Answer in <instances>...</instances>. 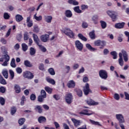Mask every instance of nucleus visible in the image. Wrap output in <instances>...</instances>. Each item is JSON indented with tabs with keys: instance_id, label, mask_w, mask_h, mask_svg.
Listing matches in <instances>:
<instances>
[{
	"instance_id": "obj_23",
	"label": "nucleus",
	"mask_w": 129,
	"mask_h": 129,
	"mask_svg": "<svg viewBox=\"0 0 129 129\" xmlns=\"http://www.w3.org/2000/svg\"><path fill=\"white\" fill-rule=\"evenodd\" d=\"M46 80L47 82H48V83H50V84H52V85H54L55 84V83H56V82H55V80H54V79H51L49 77H47L46 78Z\"/></svg>"
},
{
	"instance_id": "obj_37",
	"label": "nucleus",
	"mask_w": 129,
	"mask_h": 129,
	"mask_svg": "<svg viewBox=\"0 0 129 129\" xmlns=\"http://www.w3.org/2000/svg\"><path fill=\"white\" fill-rule=\"evenodd\" d=\"M16 112H17V108L15 106L12 107L11 108V114L12 115H14Z\"/></svg>"
},
{
	"instance_id": "obj_41",
	"label": "nucleus",
	"mask_w": 129,
	"mask_h": 129,
	"mask_svg": "<svg viewBox=\"0 0 129 129\" xmlns=\"http://www.w3.org/2000/svg\"><path fill=\"white\" fill-rule=\"evenodd\" d=\"M9 73L10 74V79H11V80H13V79H14V78L15 77V73L13 70H10L9 71Z\"/></svg>"
},
{
	"instance_id": "obj_2",
	"label": "nucleus",
	"mask_w": 129,
	"mask_h": 129,
	"mask_svg": "<svg viewBox=\"0 0 129 129\" xmlns=\"http://www.w3.org/2000/svg\"><path fill=\"white\" fill-rule=\"evenodd\" d=\"M23 77L28 80L33 79L34 78V74L30 71H26L23 73Z\"/></svg>"
},
{
	"instance_id": "obj_48",
	"label": "nucleus",
	"mask_w": 129,
	"mask_h": 129,
	"mask_svg": "<svg viewBox=\"0 0 129 129\" xmlns=\"http://www.w3.org/2000/svg\"><path fill=\"white\" fill-rule=\"evenodd\" d=\"M77 94L79 97H81L83 95L82 91L79 89L77 90Z\"/></svg>"
},
{
	"instance_id": "obj_17",
	"label": "nucleus",
	"mask_w": 129,
	"mask_h": 129,
	"mask_svg": "<svg viewBox=\"0 0 129 129\" xmlns=\"http://www.w3.org/2000/svg\"><path fill=\"white\" fill-rule=\"evenodd\" d=\"M67 86L69 88H74L75 87V82L73 80L70 81L67 84Z\"/></svg>"
},
{
	"instance_id": "obj_27",
	"label": "nucleus",
	"mask_w": 129,
	"mask_h": 129,
	"mask_svg": "<svg viewBox=\"0 0 129 129\" xmlns=\"http://www.w3.org/2000/svg\"><path fill=\"white\" fill-rule=\"evenodd\" d=\"M14 89L16 93H20L21 92V87L19 85H15Z\"/></svg>"
},
{
	"instance_id": "obj_58",
	"label": "nucleus",
	"mask_w": 129,
	"mask_h": 129,
	"mask_svg": "<svg viewBox=\"0 0 129 129\" xmlns=\"http://www.w3.org/2000/svg\"><path fill=\"white\" fill-rule=\"evenodd\" d=\"M30 99L31 100H36V95L34 94H32L30 95Z\"/></svg>"
},
{
	"instance_id": "obj_26",
	"label": "nucleus",
	"mask_w": 129,
	"mask_h": 129,
	"mask_svg": "<svg viewBox=\"0 0 129 129\" xmlns=\"http://www.w3.org/2000/svg\"><path fill=\"white\" fill-rule=\"evenodd\" d=\"M87 103L89 105H97L98 104V102H96L92 100L87 101Z\"/></svg>"
},
{
	"instance_id": "obj_19",
	"label": "nucleus",
	"mask_w": 129,
	"mask_h": 129,
	"mask_svg": "<svg viewBox=\"0 0 129 129\" xmlns=\"http://www.w3.org/2000/svg\"><path fill=\"white\" fill-rule=\"evenodd\" d=\"M119 58L118 59L119 64L120 66H123V59H122V53H119Z\"/></svg>"
},
{
	"instance_id": "obj_14",
	"label": "nucleus",
	"mask_w": 129,
	"mask_h": 129,
	"mask_svg": "<svg viewBox=\"0 0 129 129\" xmlns=\"http://www.w3.org/2000/svg\"><path fill=\"white\" fill-rule=\"evenodd\" d=\"M38 121L39 123H45L47 121L46 117L40 116L38 118Z\"/></svg>"
},
{
	"instance_id": "obj_29",
	"label": "nucleus",
	"mask_w": 129,
	"mask_h": 129,
	"mask_svg": "<svg viewBox=\"0 0 129 129\" xmlns=\"http://www.w3.org/2000/svg\"><path fill=\"white\" fill-rule=\"evenodd\" d=\"M30 54L31 56H35V54H36V49L34 47H30Z\"/></svg>"
},
{
	"instance_id": "obj_49",
	"label": "nucleus",
	"mask_w": 129,
	"mask_h": 129,
	"mask_svg": "<svg viewBox=\"0 0 129 129\" xmlns=\"http://www.w3.org/2000/svg\"><path fill=\"white\" fill-rule=\"evenodd\" d=\"M89 36L91 39H95V33H94V31H92L90 32Z\"/></svg>"
},
{
	"instance_id": "obj_31",
	"label": "nucleus",
	"mask_w": 129,
	"mask_h": 129,
	"mask_svg": "<svg viewBox=\"0 0 129 129\" xmlns=\"http://www.w3.org/2000/svg\"><path fill=\"white\" fill-rule=\"evenodd\" d=\"M25 121H26V118H21L18 120V123L20 125H23L25 123Z\"/></svg>"
},
{
	"instance_id": "obj_33",
	"label": "nucleus",
	"mask_w": 129,
	"mask_h": 129,
	"mask_svg": "<svg viewBox=\"0 0 129 129\" xmlns=\"http://www.w3.org/2000/svg\"><path fill=\"white\" fill-rule=\"evenodd\" d=\"M86 47L89 49L90 50V51H96V49L94 48L93 47H92V46H91V45L89 44H87L86 45Z\"/></svg>"
},
{
	"instance_id": "obj_46",
	"label": "nucleus",
	"mask_w": 129,
	"mask_h": 129,
	"mask_svg": "<svg viewBox=\"0 0 129 129\" xmlns=\"http://www.w3.org/2000/svg\"><path fill=\"white\" fill-rule=\"evenodd\" d=\"M30 38H29V34L28 33V32H25L24 34V41H28V39H29Z\"/></svg>"
},
{
	"instance_id": "obj_24",
	"label": "nucleus",
	"mask_w": 129,
	"mask_h": 129,
	"mask_svg": "<svg viewBox=\"0 0 129 129\" xmlns=\"http://www.w3.org/2000/svg\"><path fill=\"white\" fill-rule=\"evenodd\" d=\"M72 121L74 122V125L77 127L79 125H80V120H77L75 118H72Z\"/></svg>"
},
{
	"instance_id": "obj_45",
	"label": "nucleus",
	"mask_w": 129,
	"mask_h": 129,
	"mask_svg": "<svg viewBox=\"0 0 129 129\" xmlns=\"http://www.w3.org/2000/svg\"><path fill=\"white\" fill-rule=\"evenodd\" d=\"M48 72L50 75H55V71H54V69L50 68L48 69Z\"/></svg>"
},
{
	"instance_id": "obj_47",
	"label": "nucleus",
	"mask_w": 129,
	"mask_h": 129,
	"mask_svg": "<svg viewBox=\"0 0 129 129\" xmlns=\"http://www.w3.org/2000/svg\"><path fill=\"white\" fill-rule=\"evenodd\" d=\"M6 103V100L3 97H0V104L1 105H5Z\"/></svg>"
},
{
	"instance_id": "obj_11",
	"label": "nucleus",
	"mask_w": 129,
	"mask_h": 129,
	"mask_svg": "<svg viewBox=\"0 0 129 129\" xmlns=\"http://www.w3.org/2000/svg\"><path fill=\"white\" fill-rule=\"evenodd\" d=\"M83 91L85 95H88L89 92H90V89L89 88V84H86L84 87Z\"/></svg>"
},
{
	"instance_id": "obj_43",
	"label": "nucleus",
	"mask_w": 129,
	"mask_h": 129,
	"mask_svg": "<svg viewBox=\"0 0 129 129\" xmlns=\"http://www.w3.org/2000/svg\"><path fill=\"white\" fill-rule=\"evenodd\" d=\"M78 37L83 41H85V42H86V41H87V38H86L85 37H84L82 34L80 33L78 34Z\"/></svg>"
},
{
	"instance_id": "obj_25",
	"label": "nucleus",
	"mask_w": 129,
	"mask_h": 129,
	"mask_svg": "<svg viewBox=\"0 0 129 129\" xmlns=\"http://www.w3.org/2000/svg\"><path fill=\"white\" fill-rule=\"evenodd\" d=\"M124 26V23H117L115 25V28L116 29H122Z\"/></svg>"
},
{
	"instance_id": "obj_52",
	"label": "nucleus",
	"mask_w": 129,
	"mask_h": 129,
	"mask_svg": "<svg viewBox=\"0 0 129 129\" xmlns=\"http://www.w3.org/2000/svg\"><path fill=\"white\" fill-rule=\"evenodd\" d=\"M6 88L3 86H1L0 87V93H6Z\"/></svg>"
},
{
	"instance_id": "obj_32",
	"label": "nucleus",
	"mask_w": 129,
	"mask_h": 129,
	"mask_svg": "<svg viewBox=\"0 0 129 129\" xmlns=\"http://www.w3.org/2000/svg\"><path fill=\"white\" fill-rule=\"evenodd\" d=\"M44 89L45 91H46V92H47V93L49 94H51V93H52V91H53V89L50 88L49 87H45Z\"/></svg>"
},
{
	"instance_id": "obj_59",
	"label": "nucleus",
	"mask_w": 129,
	"mask_h": 129,
	"mask_svg": "<svg viewBox=\"0 0 129 129\" xmlns=\"http://www.w3.org/2000/svg\"><path fill=\"white\" fill-rule=\"evenodd\" d=\"M39 70H41V71H43V70L45 69L44 68V64L40 63L39 64Z\"/></svg>"
},
{
	"instance_id": "obj_5",
	"label": "nucleus",
	"mask_w": 129,
	"mask_h": 129,
	"mask_svg": "<svg viewBox=\"0 0 129 129\" xmlns=\"http://www.w3.org/2000/svg\"><path fill=\"white\" fill-rule=\"evenodd\" d=\"M105 41L98 40H96L94 42L95 46H98V47H100V49H103L106 45Z\"/></svg>"
},
{
	"instance_id": "obj_62",
	"label": "nucleus",
	"mask_w": 129,
	"mask_h": 129,
	"mask_svg": "<svg viewBox=\"0 0 129 129\" xmlns=\"http://www.w3.org/2000/svg\"><path fill=\"white\" fill-rule=\"evenodd\" d=\"M79 68V64L78 63H74L73 65V69L74 70H76V69H78V68Z\"/></svg>"
},
{
	"instance_id": "obj_35",
	"label": "nucleus",
	"mask_w": 129,
	"mask_h": 129,
	"mask_svg": "<svg viewBox=\"0 0 129 129\" xmlns=\"http://www.w3.org/2000/svg\"><path fill=\"white\" fill-rule=\"evenodd\" d=\"M92 20L95 24H97V23H98V16H93L92 18Z\"/></svg>"
},
{
	"instance_id": "obj_10",
	"label": "nucleus",
	"mask_w": 129,
	"mask_h": 129,
	"mask_svg": "<svg viewBox=\"0 0 129 129\" xmlns=\"http://www.w3.org/2000/svg\"><path fill=\"white\" fill-rule=\"evenodd\" d=\"M76 48L79 50V51H82L83 49V44L80 42L79 40H77L75 42Z\"/></svg>"
},
{
	"instance_id": "obj_51",
	"label": "nucleus",
	"mask_w": 129,
	"mask_h": 129,
	"mask_svg": "<svg viewBox=\"0 0 129 129\" xmlns=\"http://www.w3.org/2000/svg\"><path fill=\"white\" fill-rule=\"evenodd\" d=\"M101 26L102 28V29H105L106 28V23L104 21H101Z\"/></svg>"
},
{
	"instance_id": "obj_40",
	"label": "nucleus",
	"mask_w": 129,
	"mask_h": 129,
	"mask_svg": "<svg viewBox=\"0 0 129 129\" xmlns=\"http://www.w3.org/2000/svg\"><path fill=\"white\" fill-rule=\"evenodd\" d=\"M34 18L36 21H38V22L42 21V19H43L42 16H39V17L37 16V14L34 15Z\"/></svg>"
},
{
	"instance_id": "obj_28",
	"label": "nucleus",
	"mask_w": 129,
	"mask_h": 129,
	"mask_svg": "<svg viewBox=\"0 0 129 129\" xmlns=\"http://www.w3.org/2000/svg\"><path fill=\"white\" fill-rule=\"evenodd\" d=\"M24 65L26 66V67H33V64L31 63V62L28 60L24 61Z\"/></svg>"
},
{
	"instance_id": "obj_16",
	"label": "nucleus",
	"mask_w": 129,
	"mask_h": 129,
	"mask_svg": "<svg viewBox=\"0 0 129 129\" xmlns=\"http://www.w3.org/2000/svg\"><path fill=\"white\" fill-rule=\"evenodd\" d=\"M15 19L16 22H17L18 23H20V22L24 20V17H23V16L20 14H17L15 16Z\"/></svg>"
},
{
	"instance_id": "obj_60",
	"label": "nucleus",
	"mask_w": 129,
	"mask_h": 129,
	"mask_svg": "<svg viewBox=\"0 0 129 129\" xmlns=\"http://www.w3.org/2000/svg\"><path fill=\"white\" fill-rule=\"evenodd\" d=\"M1 43H2V44H3L4 45H6V44H7V40H6L5 38H2L1 39Z\"/></svg>"
},
{
	"instance_id": "obj_34",
	"label": "nucleus",
	"mask_w": 129,
	"mask_h": 129,
	"mask_svg": "<svg viewBox=\"0 0 129 129\" xmlns=\"http://www.w3.org/2000/svg\"><path fill=\"white\" fill-rule=\"evenodd\" d=\"M10 65L12 68H16L17 66H16V60L14 58L12 59Z\"/></svg>"
},
{
	"instance_id": "obj_7",
	"label": "nucleus",
	"mask_w": 129,
	"mask_h": 129,
	"mask_svg": "<svg viewBox=\"0 0 129 129\" xmlns=\"http://www.w3.org/2000/svg\"><path fill=\"white\" fill-rule=\"evenodd\" d=\"M99 74L101 78H102V79H106V78H107V72L104 70H100Z\"/></svg>"
},
{
	"instance_id": "obj_50",
	"label": "nucleus",
	"mask_w": 129,
	"mask_h": 129,
	"mask_svg": "<svg viewBox=\"0 0 129 129\" xmlns=\"http://www.w3.org/2000/svg\"><path fill=\"white\" fill-rule=\"evenodd\" d=\"M111 55L113 56V59H116V58H117V53L116 51L111 52Z\"/></svg>"
},
{
	"instance_id": "obj_42",
	"label": "nucleus",
	"mask_w": 129,
	"mask_h": 129,
	"mask_svg": "<svg viewBox=\"0 0 129 129\" xmlns=\"http://www.w3.org/2000/svg\"><path fill=\"white\" fill-rule=\"evenodd\" d=\"M22 50L24 52H26L28 50V45L26 43L22 44Z\"/></svg>"
},
{
	"instance_id": "obj_1",
	"label": "nucleus",
	"mask_w": 129,
	"mask_h": 129,
	"mask_svg": "<svg viewBox=\"0 0 129 129\" xmlns=\"http://www.w3.org/2000/svg\"><path fill=\"white\" fill-rule=\"evenodd\" d=\"M32 37L35 44H36V45H38L40 50L42 52H46V51H47V49H46L45 47H44L42 45H40V43H39V42H40V39H39V37H38V35L35 33H33L32 34Z\"/></svg>"
},
{
	"instance_id": "obj_20",
	"label": "nucleus",
	"mask_w": 129,
	"mask_h": 129,
	"mask_svg": "<svg viewBox=\"0 0 129 129\" xmlns=\"http://www.w3.org/2000/svg\"><path fill=\"white\" fill-rule=\"evenodd\" d=\"M68 3L73 6H78L79 5V3L76 0H68Z\"/></svg>"
},
{
	"instance_id": "obj_22",
	"label": "nucleus",
	"mask_w": 129,
	"mask_h": 129,
	"mask_svg": "<svg viewBox=\"0 0 129 129\" xmlns=\"http://www.w3.org/2000/svg\"><path fill=\"white\" fill-rule=\"evenodd\" d=\"M122 54H123V59L125 62H127L128 58L127 57V53L124 50L122 51Z\"/></svg>"
},
{
	"instance_id": "obj_8",
	"label": "nucleus",
	"mask_w": 129,
	"mask_h": 129,
	"mask_svg": "<svg viewBox=\"0 0 129 129\" xmlns=\"http://www.w3.org/2000/svg\"><path fill=\"white\" fill-rule=\"evenodd\" d=\"M49 35L48 34H44L40 36V40L42 42L46 43L49 40Z\"/></svg>"
},
{
	"instance_id": "obj_36",
	"label": "nucleus",
	"mask_w": 129,
	"mask_h": 129,
	"mask_svg": "<svg viewBox=\"0 0 129 129\" xmlns=\"http://www.w3.org/2000/svg\"><path fill=\"white\" fill-rule=\"evenodd\" d=\"M66 16L67 18H71L72 17V12L70 10H67L66 11Z\"/></svg>"
},
{
	"instance_id": "obj_15",
	"label": "nucleus",
	"mask_w": 129,
	"mask_h": 129,
	"mask_svg": "<svg viewBox=\"0 0 129 129\" xmlns=\"http://www.w3.org/2000/svg\"><path fill=\"white\" fill-rule=\"evenodd\" d=\"M92 114V112H90L88 111V110H84L79 112V114H80V115H91Z\"/></svg>"
},
{
	"instance_id": "obj_38",
	"label": "nucleus",
	"mask_w": 129,
	"mask_h": 129,
	"mask_svg": "<svg viewBox=\"0 0 129 129\" xmlns=\"http://www.w3.org/2000/svg\"><path fill=\"white\" fill-rule=\"evenodd\" d=\"M2 74L5 78H6V79H8V78H9V73L8 72V71H3L2 72Z\"/></svg>"
},
{
	"instance_id": "obj_54",
	"label": "nucleus",
	"mask_w": 129,
	"mask_h": 129,
	"mask_svg": "<svg viewBox=\"0 0 129 129\" xmlns=\"http://www.w3.org/2000/svg\"><path fill=\"white\" fill-rule=\"evenodd\" d=\"M39 31H40V29H39V27H38V26H34V29H33L34 33H39Z\"/></svg>"
},
{
	"instance_id": "obj_12",
	"label": "nucleus",
	"mask_w": 129,
	"mask_h": 129,
	"mask_svg": "<svg viewBox=\"0 0 129 129\" xmlns=\"http://www.w3.org/2000/svg\"><path fill=\"white\" fill-rule=\"evenodd\" d=\"M107 14L111 18L113 22H115V21H116V15H115L113 12L107 11Z\"/></svg>"
},
{
	"instance_id": "obj_61",
	"label": "nucleus",
	"mask_w": 129,
	"mask_h": 129,
	"mask_svg": "<svg viewBox=\"0 0 129 129\" xmlns=\"http://www.w3.org/2000/svg\"><path fill=\"white\" fill-rule=\"evenodd\" d=\"M27 27H28V28H31V27H33L32 21H30V22H27Z\"/></svg>"
},
{
	"instance_id": "obj_4",
	"label": "nucleus",
	"mask_w": 129,
	"mask_h": 129,
	"mask_svg": "<svg viewBox=\"0 0 129 129\" xmlns=\"http://www.w3.org/2000/svg\"><path fill=\"white\" fill-rule=\"evenodd\" d=\"M46 97H47L46 91H45L44 90H41V95L38 97V101L39 102H43L44 99L46 98Z\"/></svg>"
},
{
	"instance_id": "obj_53",
	"label": "nucleus",
	"mask_w": 129,
	"mask_h": 129,
	"mask_svg": "<svg viewBox=\"0 0 129 129\" xmlns=\"http://www.w3.org/2000/svg\"><path fill=\"white\" fill-rule=\"evenodd\" d=\"M5 20H9L10 18V15L8 13H5L4 15Z\"/></svg>"
},
{
	"instance_id": "obj_63",
	"label": "nucleus",
	"mask_w": 129,
	"mask_h": 129,
	"mask_svg": "<svg viewBox=\"0 0 129 129\" xmlns=\"http://www.w3.org/2000/svg\"><path fill=\"white\" fill-rule=\"evenodd\" d=\"M88 6H87V5H83L81 6V10H82V11H84L85 10H86V9H88Z\"/></svg>"
},
{
	"instance_id": "obj_6",
	"label": "nucleus",
	"mask_w": 129,
	"mask_h": 129,
	"mask_svg": "<svg viewBox=\"0 0 129 129\" xmlns=\"http://www.w3.org/2000/svg\"><path fill=\"white\" fill-rule=\"evenodd\" d=\"M73 100V97L72 96V93H67L66 94V101L68 103V104H70L72 103Z\"/></svg>"
},
{
	"instance_id": "obj_64",
	"label": "nucleus",
	"mask_w": 129,
	"mask_h": 129,
	"mask_svg": "<svg viewBox=\"0 0 129 129\" xmlns=\"http://www.w3.org/2000/svg\"><path fill=\"white\" fill-rule=\"evenodd\" d=\"M125 98L127 100H129V94L126 92H124Z\"/></svg>"
},
{
	"instance_id": "obj_55",
	"label": "nucleus",
	"mask_w": 129,
	"mask_h": 129,
	"mask_svg": "<svg viewBox=\"0 0 129 129\" xmlns=\"http://www.w3.org/2000/svg\"><path fill=\"white\" fill-rule=\"evenodd\" d=\"M16 72L17 73H18V74H21L22 72H23V70L22 68L18 67L16 69Z\"/></svg>"
},
{
	"instance_id": "obj_56",
	"label": "nucleus",
	"mask_w": 129,
	"mask_h": 129,
	"mask_svg": "<svg viewBox=\"0 0 129 129\" xmlns=\"http://www.w3.org/2000/svg\"><path fill=\"white\" fill-rule=\"evenodd\" d=\"M114 98L116 100H119V98H120L119 95L118 94L115 93L114 95Z\"/></svg>"
},
{
	"instance_id": "obj_21",
	"label": "nucleus",
	"mask_w": 129,
	"mask_h": 129,
	"mask_svg": "<svg viewBox=\"0 0 129 129\" xmlns=\"http://www.w3.org/2000/svg\"><path fill=\"white\" fill-rule=\"evenodd\" d=\"M52 19L53 17H52L51 16H47L44 17V21L46 22V23H51Z\"/></svg>"
},
{
	"instance_id": "obj_13",
	"label": "nucleus",
	"mask_w": 129,
	"mask_h": 129,
	"mask_svg": "<svg viewBox=\"0 0 129 129\" xmlns=\"http://www.w3.org/2000/svg\"><path fill=\"white\" fill-rule=\"evenodd\" d=\"M5 61L2 64V66H8V62L10 61V55L9 54H6L4 55Z\"/></svg>"
},
{
	"instance_id": "obj_30",
	"label": "nucleus",
	"mask_w": 129,
	"mask_h": 129,
	"mask_svg": "<svg viewBox=\"0 0 129 129\" xmlns=\"http://www.w3.org/2000/svg\"><path fill=\"white\" fill-rule=\"evenodd\" d=\"M0 83L3 84V85H6L7 84V82H6V80L4 79L3 76L0 74Z\"/></svg>"
},
{
	"instance_id": "obj_44",
	"label": "nucleus",
	"mask_w": 129,
	"mask_h": 129,
	"mask_svg": "<svg viewBox=\"0 0 129 129\" xmlns=\"http://www.w3.org/2000/svg\"><path fill=\"white\" fill-rule=\"evenodd\" d=\"M74 10L75 12L78 14H81V13H82V11L79 9V6L75 7Z\"/></svg>"
},
{
	"instance_id": "obj_9",
	"label": "nucleus",
	"mask_w": 129,
	"mask_h": 129,
	"mask_svg": "<svg viewBox=\"0 0 129 129\" xmlns=\"http://www.w3.org/2000/svg\"><path fill=\"white\" fill-rule=\"evenodd\" d=\"M65 34L67 36H69L70 38H74V33L69 28H66Z\"/></svg>"
},
{
	"instance_id": "obj_18",
	"label": "nucleus",
	"mask_w": 129,
	"mask_h": 129,
	"mask_svg": "<svg viewBox=\"0 0 129 129\" xmlns=\"http://www.w3.org/2000/svg\"><path fill=\"white\" fill-rule=\"evenodd\" d=\"M34 109L36 111H38V113H42L43 112V108L40 105H36Z\"/></svg>"
},
{
	"instance_id": "obj_39",
	"label": "nucleus",
	"mask_w": 129,
	"mask_h": 129,
	"mask_svg": "<svg viewBox=\"0 0 129 129\" xmlns=\"http://www.w3.org/2000/svg\"><path fill=\"white\" fill-rule=\"evenodd\" d=\"M89 121L90 122V123L92 124H94V125H101L100 124V123H99V122H98V121H94L93 120H91V119H90Z\"/></svg>"
},
{
	"instance_id": "obj_3",
	"label": "nucleus",
	"mask_w": 129,
	"mask_h": 129,
	"mask_svg": "<svg viewBox=\"0 0 129 129\" xmlns=\"http://www.w3.org/2000/svg\"><path fill=\"white\" fill-rule=\"evenodd\" d=\"M116 117L117 119H118V121L119 122V123H120L119 125L121 129H125L124 125H123V124H120V123H123V122H124V119L123 118V116H122V115H121V114H116Z\"/></svg>"
},
{
	"instance_id": "obj_57",
	"label": "nucleus",
	"mask_w": 129,
	"mask_h": 129,
	"mask_svg": "<svg viewBox=\"0 0 129 129\" xmlns=\"http://www.w3.org/2000/svg\"><path fill=\"white\" fill-rule=\"evenodd\" d=\"M22 34H19L17 35L16 39H17V40H18L19 41V42H20L21 39H22Z\"/></svg>"
}]
</instances>
